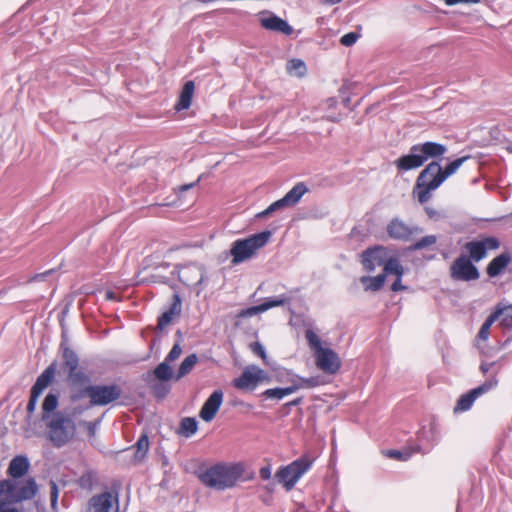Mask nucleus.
Returning <instances> with one entry per match:
<instances>
[{
  "instance_id": "aec40b11",
  "label": "nucleus",
  "mask_w": 512,
  "mask_h": 512,
  "mask_svg": "<svg viewBox=\"0 0 512 512\" xmlns=\"http://www.w3.org/2000/svg\"><path fill=\"white\" fill-rule=\"evenodd\" d=\"M261 25L267 30L279 32L287 36L293 33L292 26L274 13H270L268 17L262 18Z\"/></svg>"
},
{
  "instance_id": "0e129e2a",
  "label": "nucleus",
  "mask_w": 512,
  "mask_h": 512,
  "mask_svg": "<svg viewBox=\"0 0 512 512\" xmlns=\"http://www.w3.org/2000/svg\"><path fill=\"white\" fill-rule=\"evenodd\" d=\"M302 402H303V397H298V398H296V399L286 403L285 406L290 408V407H293V406L300 405Z\"/></svg>"
},
{
  "instance_id": "c756f323",
  "label": "nucleus",
  "mask_w": 512,
  "mask_h": 512,
  "mask_svg": "<svg viewBox=\"0 0 512 512\" xmlns=\"http://www.w3.org/2000/svg\"><path fill=\"white\" fill-rule=\"evenodd\" d=\"M296 391L297 387H292V385L287 387H275L263 391L260 396L264 399L281 400L285 396L291 395Z\"/></svg>"
},
{
  "instance_id": "f257e3e1",
  "label": "nucleus",
  "mask_w": 512,
  "mask_h": 512,
  "mask_svg": "<svg viewBox=\"0 0 512 512\" xmlns=\"http://www.w3.org/2000/svg\"><path fill=\"white\" fill-rule=\"evenodd\" d=\"M60 350L63 367L67 370L71 402H78L89 397V407L106 406L121 397L122 389L116 383L92 384L90 375L79 367V357L68 346L66 339L60 343Z\"/></svg>"
},
{
  "instance_id": "9d476101",
  "label": "nucleus",
  "mask_w": 512,
  "mask_h": 512,
  "mask_svg": "<svg viewBox=\"0 0 512 512\" xmlns=\"http://www.w3.org/2000/svg\"><path fill=\"white\" fill-rule=\"evenodd\" d=\"M470 158L469 155L463 156L460 158H457L450 163H448L445 168H442L440 165V161H431L426 166V171L424 174H422V177H425L426 175L430 174L431 172H436L438 174L437 178L430 184V187H440L444 181L451 175H453L459 167L468 159Z\"/></svg>"
},
{
  "instance_id": "8fccbe9b",
  "label": "nucleus",
  "mask_w": 512,
  "mask_h": 512,
  "mask_svg": "<svg viewBox=\"0 0 512 512\" xmlns=\"http://www.w3.org/2000/svg\"><path fill=\"white\" fill-rule=\"evenodd\" d=\"M252 369L256 371L257 385L262 382H271V377L263 369H261L257 365H252Z\"/></svg>"
},
{
  "instance_id": "ddd939ff",
  "label": "nucleus",
  "mask_w": 512,
  "mask_h": 512,
  "mask_svg": "<svg viewBox=\"0 0 512 512\" xmlns=\"http://www.w3.org/2000/svg\"><path fill=\"white\" fill-rule=\"evenodd\" d=\"M317 367L327 374H336L341 367V360L331 348H323L315 354Z\"/></svg>"
},
{
  "instance_id": "69168bd1",
  "label": "nucleus",
  "mask_w": 512,
  "mask_h": 512,
  "mask_svg": "<svg viewBox=\"0 0 512 512\" xmlns=\"http://www.w3.org/2000/svg\"><path fill=\"white\" fill-rule=\"evenodd\" d=\"M271 214H272V212H271L270 208H269V207H267L265 210H263V211L259 212V213L256 215V217H257V218H266V217H268V216H269V215H271Z\"/></svg>"
},
{
  "instance_id": "2eb2a0df",
  "label": "nucleus",
  "mask_w": 512,
  "mask_h": 512,
  "mask_svg": "<svg viewBox=\"0 0 512 512\" xmlns=\"http://www.w3.org/2000/svg\"><path fill=\"white\" fill-rule=\"evenodd\" d=\"M425 171L426 167L418 175L415 186L413 188V194L417 197L421 204L427 203L431 199V191H434L438 188L430 187V184L437 178L438 174L436 172H431L425 177H422V174H424Z\"/></svg>"
},
{
  "instance_id": "6e6d98bb",
  "label": "nucleus",
  "mask_w": 512,
  "mask_h": 512,
  "mask_svg": "<svg viewBox=\"0 0 512 512\" xmlns=\"http://www.w3.org/2000/svg\"><path fill=\"white\" fill-rule=\"evenodd\" d=\"M490 329L491 328L487 327L486 325H481L480 330L477 335L478 339L482 340V341H486L489 337Z\"/></svg>"
},
{
  "instance_id": "e433bc0d",
  "label": "nucleus",
  "mask_w": 512,
  "mask_h": 512,
  "mask_svg": "<svg viewBox=\"0 0 512 512\" xmlns=\"http://www.w3.org/2000/svg\"><path fill=\"white\" fill-rule=\"evenodd\" d=\"M385 275L383 273L371 277V276H362L360 281L365 286V290H371V291H379L385 283Z\"/></svg>"
},
{
  "instance_id": "c9c22d12",
  "label": "nucleus",
  "mask_w": 512,
  "mask_h": 512,
  "mask_svg": "<svg viewBox=\"0 0 512 512\" xmlns=\"http://www.w3.org/2000/svg\"><path fill=\"white\" fill-rule=\"evenodd\" d=\"M198 361V357L195 353L188 355L180 364L177 372L175 373V381H179L181 378L189 374L194 368Z\"/></svg>"
},
{
  "instance_id": "72a5a7b5",
  "label": "nucleus",
  "mask_w": 512,
  "mask_h": 512,
  "mask_svg": "<svg viewBox=\"0 0 512 512\" xmlns=\"http://www.w3.org/2000/svg\"><path fill=\"white\" fill-rule=\"evenodd\" d=\"M383 275L385 278L388 275H395L396 278H402L404 275V268L396 257L390 256L383 267Z\"/></svg>"
},
{
  "instance_id": "4be33fe9",
  "label": "nucleus",
  "mask_w": 512,
  "mask_h": 512,
  "mask_svg": "<svg viewBox=\"0 0 512 512\" xmlns=\"http://www.w3.org/2000/svg\"><path fill=\"white\" fill-rule=\"evenodd\" d=\"M232 384L239 390L253 391L257 387V378L252 365H248L241 375L233 380Z\"/></svg>"
},
{
  "instance_id": "680f3d73",
  "label": "nucleus",
  "mask_w": 512,
  "mask_h": 512,
  "mask_svg": "<svg viewBox=\"0 0 512 512\" xmlns=\"http://www.w3.org/2000/svg\"><path fill=\"white\" fill-rule=\"evenodd\" d=\"M37 401L38 400H36V399L33 400V399L29 398V401H28V404H27V413L29 415H31L35 411L36 405H37Z\"/></svg>"
},
{
  "instance_id": "7c9ffc66",
  "label": "nucleus",
  "mask_w": 512,
  "mask_h": 512,
  "mask_svg": "<svg viewBox=\"0 0 512 512\" xmlns=\"http://www.w3.org/2000/svg\"><path fill=\"white\" fill-rule=\"evenodd\" d=\"M249 307L241 309L240 311L230 314V318L233 320V326L235 329L246 330L249 328V319L256 316L257 313H248Z\"/></svg>"
},
{
  "instance_id": "a19ab883",
  "label": "nucleus",
  "mask_w": 512,
  "mask_h": 512,
  "mask_svg": "<svg viewBox=\"0 0 512 512\" xmlns=\"http://www.w3.org/2000/svg\"><path fill=\"white\" fill-rule=\"evenodd\" d=\"M437 237L435 235H427L420 240L413 243L411 246L408 247V251H418L422 250L424 248H427L429 246H432L436 244Z\"/></svg>"
},
{
  "instance_id": "39448f33",
  "label": "nucleus",
  "mask_w": 512,
  "mask_h": 512,
  "mask_svg": "<svg viewBox=\"0 0 512 512\" xmlns=\"http://www.w3.org/2000/svg\"><path fill=\"white\" fill-rule=\"evenodd\" d=\"M271 236L270 230H264L247 238L235 240L230 249L232 264H240L251 258L257 250L268 243Z\"/></svg>"
},
{
  "instance_id": "473e14b6",
  "label": "nucleus",
  "mask_w": 512,
  "mask_h": 512,
  "mask_svg": "<svg viewBox=\"0 0 512 512\" xmlns=\"http://www.w3.org/2000/svg\"><path fill=\"white\" fill-rule=\"evenodd\" d=\"M198 431V421L194 417L181 419L177 433L185 438H190Z\"/></svg>"
},
{
  "instance_id": "ea45409f",
  "label": "nucleus",
  "mask_w": 512,
  "mask_h": 512,
  "mask_svg": "<svg viewBox=\"0 0 512 512\" xmlns=\"http://www.w3.org/2000/svg\"><path fill=\"white\" fill-rule=\"evenodd\" d=\"M320 384L318 377L304 378L299 375H293L292 387H297V391L302 388H314Z\"/></svg>"
},
{
  "instance_id": "13d9d810",
  "label": "nucleus",
  "mask_w": 512,
  "mask_h": 512,
  "mask_svg": "<svg viewBox=\"0 0 512 512\" xmlns=\"http://www.w3.org/2000/svg\"><path fill=\"white\" fill-rule=\"evenodd\" d=\"M260 477L263 480H268L271 477V468L270 466H264L259 471Z\"/></svg>"
},
{
  "instance_id": "37998d69",
  "label": "nucleus",
  "mask_w": 512,
  "mask_h": 512,
  "mask_svg": "<svg viewBox=\"0 0 512 512\" xmlns=\"http://www.w3.org/2000/svg\"><path fill=\"white\" fill-rule=\"evenodd\" d=\"M293 375L295 374L292 371L279 368L275 369L274 379L279 383H291V385H293Z\"/></svg>"
},
{
  "instance_id": "20e7f679",
  "label": "nucleus",
  "mask_w": 512,
  "mask_h": 512,
  "mask_svg": "<svg viewBox=\"0 0 512 512\" xmlns=\"http://www.w3.org/2000/svg\"><path fill=\"white\" fill-rule=\"evenodd\" d=\"M46 422L47 438L56 448H61L69 443L75 436L76 424L74 420L61 411L51 415Z\"/></svg>"
},
{
  "instance_id": "09e8293b",
  "label": "nucleus",
  "mask_w": 512,
  "mask_h": 512,
  "mask_svg": "<svg viewBox=\"0 0 512 512\" xmlns=\"http://www.w3.org/2000/svg\"><path fill=\"white\" fill-rule=\"evenodd\" d=\"M503 313V308L497 306L495 310L486 318L482 325H486L491 328V326L497 321Z\"/></svg>"
},
{
  "instance_id": "1a4fd4ad",
  "label": "nucleus",
  "mask_w": 512,
  "mask_h": 512,
  "mask_svg": "<svg viewBox=\"0 0 512 512\" xmlns=\"http://www.w3.org/2000/svg\"><path fill=\"white\" fill-rule=\"evenodd\" d=\"M450 277L454 281H475L480 278V272L466 254L458 256L450 266Z\"/></svg>"
},
{
  "instance_id": "a878e982",
  "label": "nucleus",
  "mask_w": 512,
  "mask_h": 512,
  "mask_svg": "<svg viewBox=\"0 0 512 512\" xmlns=\"http://www.w3.org/2000/svg\"><path fill=\"white\" fill-rule=\"evenodd\" d=\"M144 376L162 381L175 380V374L168 362L163 361L154 370L147 372Z\"/></svg>"
},
{
  "instance_id": "f8f14e48",
  "label": "nucleus",
  "mask_w": 512,
  "mask_h": 512,
  "mask_svg": "<svg viewBox=\"0 0 512 512\" xmlns=\"http://www.w3.org/2000/svg\"><path fill=\"white\" fill-rule=\"evenodd\" d=\"M389 257L387 248L376 245L367 248L361 253V263L367 272H373L376 267H384Z\"/></svg>"
},
{
  "instance_id": "7ed1b4c3",
  "label": "nucleus",
  "mask_w": 512,
  "mask_h": 512,
  "mask_svg": "<svg viewBox=\"0 0 512 512\" xmlns=\"http://www.w3.org/2000/svg\"><path fill=\"white\" fill-rule=\"evenodd\" d=\"M244 472L245 466L241 462H220L198 472L197 477L206 487L223 491L234 487Z\"/></svg>"
},
{
  "instance_id": "de8ad7c7",
  "label": "nucleus",
  "mask_w": 512,
  "mask_h": 512,
  "mask_svg": "<svg viewBox=\"0 0 512 512\" xmlns=\"http://www.w3.org/2000/svg\"><path fill=\"white\" fill-rule=\"evenodd\" d=\"M289 71L296 70L299 75H303L306 72V65L301 59H292L287 64Z\"/></svg>"
},
{
  "instance_id": "79ce46f5",
  "label": "nucleus",
  "mask_w": 512,
  "mask_h": 512,
  "mask_svg": "<svg viewBox=\"0 0 512 512\" xmlns=\"http://www.w3.org/2000/svg\"><path fill=\"white\" fill-rule=\"evenodd\" d=\"M305 338L307 339L310 348L315 352V354L324 348L321 345L320 338L313 330H306Z\"/></svg>"
},
{
  "instance_id": "b1692460",
  "label": "nucleus",
  "mask_w": 512,
  "mask_h": 512,
  "mask_svg": "<svg viewBox=\"0 0 512 512\" xmlns=\"http://www.w3.org/2000/svg\"><path fill=\"white\" fill-rule=\"evenodd\" d=\"M511 260L512 256L509 252L501 253L489 262L486 267V273L491 278L497 277L509 265Z\"/></svg>"
},
{
  "instance_id": "052dcab7",
  "label": "nucleus",
  "mask_w": 512,
  "mask_h": 512,
  "mask_svg": "<svg viewBox=\"0 0 512 512\" xmlns=\"http://www.w3.org/2000/svg\"><path fill=\"white\" fill-rule=\"evenodd\" d=\"M495 364H496V362L488 363V362L482 361L481 365H480V370L483 374H486L493 366H495Z\"/></svg>"
},
{
  "instance_id": "412c9836",
  "label": "nucleus",
  "mask_w": 512,
  "mask_h": 512,
  "mask_svg": "<svg viewBox=\"0 0 512 512\" xmlns=\"http://www.w3.org/2000/svg\"><path fill=\"white\" fill-rule=\"evenodd\" d=\"M204 271L198 266H186L179 272V280L184 285L192 287L200 285L204 280Z\"/></svg>"
},
{
  "instance_id": "bf43d9fd",
  "label": "nucleus",
  "mask_w": 512,
  "mask_h": 512,
  "mask_svg": "<svg viewBox=\"0 0 512 512\" xmlns=\"http://www.w3.org/2000/svg\"><path fill=\"white\" fill-rule=\"evenodd\" d=\"M401 279L402 278H396V280L393 282V284L391 286L392 291L397 292V291H402V290L406 289V286L402 285Z\"/></svg>"
},
{
  "instance_id": "4c0bfd02",
  "label": "nucleus",
  "mask_w": 512,
  "mask_h": 512,
  "mask_svg": "<svg viewBox=\"0 0 512 512\" xmlns=\"http://www.w3.org/2000/svg\"><path fill=\"white\" fill-rule=\"evenodd\" d=\"M98 478L97 473L93 470L85 471L77 480V485L86 491H92L94 485L96 484Z\"/></svg>"
},
{
  "instance_id": "c03bdc74",
  "label": "nucleus",
  "mask_w": 512,
  "mask_h": 512,
  "mask_svg": "<svg viewBox=\"0 0 512 512\" xmlns=\"http://www.w3.org/2000/svg\"><path fill=\"white\" fill-rule=\"evenodd\" d=\"M411 455L412 452L409 450L401 451L397 449H390L385 452V456L399 461H407Z\"/></svg>"
},
{
  "instance_id": "4468645a",
  "label": "nucleus",
  "mask_w": 512,
  "mask_h": 512,
  "mask_svg": "<svg viewBox=\"0 0 512 512\" xmlns=\"http://www.w3.org/2000/svg\"><path fill=\"white\" fill-rule=\"evenodd\" d=\"M413 146L414 151H417L423 165L429 159L439 161L447 152V147L444 144L433 141H426L424 143L414 144Z\"/></svg>"
},
{
  "instance_id": "5701e85b",
  "label": "nucleus",
  "mask_w": 512,
  "mask_h": 512,
  "mask_svg": "<svg viewBox=\"0 0 512 512\" xmlns=\"http://www.w3.org/2000/svg\"><path fill=\"white\" fill-rule=\"evenodd\" d=\"M499 325L503 329V339L499 340L500 347H506L512 342V304L503 308Z\"/></svg>"
},
{
  "instance_id": "0eeeda50",
  "label": "nucleus",
  "mask_w": 512,
  "mask_h": 512,
  "mask_svg": "<svg viewBox=\"0 0 512 512\" xmlns=\"http://www.w3.org/2000/svg\"><path fill=\"white\" fill-rule=\"evenodd\" d=\"M120 485L114 483L111 491L94 495L88 502L87 512H118Z\"/></svg>"
},
{
  "instance_id": "58836bf2",
  "label": "nucleus",
  "mask_w": 512,
  "mask_h": 512,
  "mask_svg": "<svg viewBox=\"0 0 512 512\" xmlns=\"http://www.w3.org/2000/svg\"><path fill=\"white\" fill-rule=\"evenodd\" d=\"M136 452L134 458L136 461H141L145 458L148 450H149V439L147 434H142L137 442L135 443Z\"/></svg>"
},
{
  "instance_id": "9b49d317",
  "label": "nucleus",
  "mask_w": 512,
  "mask_h": 512,
  "mask_svg": "<svg viewBox=\"0 0 512 512\" xmlns=\"http://www.w3.org/2000/svg\"><path fill=\"white\" fill-rule=\"evenodd\" d=\"M497 384L498 379L496 377V374H494L478 387L468 391L465 394H462L460 398L457 400V403L454 407V412L468 411L479 396L489 392L490 390L495 388Z\"/></svg>"
},
{
  "instance_id": "6e6552de",
  "label": "nucleus",
  "mask_w": 512,
  "mask_h": 512,
  "mask_svg": "<svg viewBox=\"0 0 512 512\" xmlns=\"http://www.w3.org/2000/svg\"><path fill=\"white\" fill-rule=\"evenodd\" d=\"M501 242L495 236H479L477 239L467 242L464 245L467 255L474 262H479L486 258L488 251L499 249Z\"/></svg>"
},
{
  "instance_id": "5fc2aeb1",
  "label": "nucleus",
  "mask_w": 512,
  "mask_h": 512,
  "mask_svg": "<svg viewBox=\"0 0 512 512\" xmlns=\"http://www.w3.org/2000/svg\"><path fill=\"white\" fill-rule=\"evenodd\" d=\"M99 422H100V420L93 421V422H88V421L83 422V424L85 425V427L87 429L89 437L95 436L96 429H97Z\"/></svg>"
},
{
  "instance_id": "423d86ee",
  "label": "nucleus",
  "mask_w": 512,
  "mask_h": 512,
  "mask_svg": "<svg viewBox=\"0 0 512 512\" xmlns=\"http://www.w3.org/2000/svg\"><path fill=\"white\" fill-rule=\"evenodd\" d=\"M314 458L302 455L287 466L280 467L275 477L282 483L287 491L294 488L298 480L312 467Z\"/></svg>"
},
{
  "instance_id": "393cba45",
  "label": "nucleus",
  "mask_w": 512,
  "mask_h": 512,
  "mask_svg": "<svg viewBox=\"0 0 512 512\" xmlns=\"http://www.w3.org/2000/svg\"><path fill=\"white\" fill-rule=\"evenodd\" d=\"M143 379L151 389L154 397L158 400L166 398V396L171 391V385L168 383V381H162L146 376H143Z\"/></svg>"
},
{
  "instance_id": "49530a36",
  "label": "nucleus",
  "mask_w": 512,
  "mask_h": 512,
  "mask_svg": "<svg viewBox=\"0 0 512 512\" xmlns=\"http://www.w3.org/2000/svg\"><path fill=\"white\" fill-rule=\"evenodd\" d=\"M250 350L257 356L261 357L266 365H269L268 358L264 346L260 342L250 344Z\"/></svg>"
},
{
  "instance_id": "a18cd8bd",
  "label": "nucleus",
  "mask_w": 512,
  "mask_h": 512,
  "mask_svg": "<svg viewBox=\"0 0 512 512\" xmlns=\"http://www.w3.org/2000/svg\"><path fill=\"white\" fill-rule=\"evenodd\" d=\"M50 485V502H51V509L54 512H57L58 510V497H59V488L57 483L54 480L49 481Z\"/></svg>"
},
{
  "instance_id": "cd10ccee",
  "label": "nucleus",
  "mask_w": 512,
  "mask_h": 512,
  "mask_svg": "<svg viewBox=\"0 0 512 512\" xmlns=\"http://www.w3.org/2000/svg\"><path fill=\"white\" fill-rule=\"evenodd\" d=\"M287 302H288V298L285 297L284 295L277 297V298H266L263 303L256 305V306L249 307L248 313L249 314L257 313V315H258V314L266 312L267 310H269L271 308L283 306Z\"/></svg>"
},
{
  "instance_id": "4d7b16f0",
  "label": "nucleus",
  "mask_w": 512,
  "mask_h": 512,
  "mask_svg": "<svg viewBox=\"0 0 512 512\" xmlns=\"http://www.w3.org/2000/svg\"><path fill=\"white\" fill-rule=\"evenodd\" d=\"M43 390H44V388H42L41 386H38V384L34 383V385L31 388V391H30V398L33 400L34 399L38 400V398L41 395V393L43 392Z\"/></svg>"
},
{
  "instance_id": "f3484780",
  "label": "nucleus",
  "mask_w": 512,
  "mask_h": 512,
  "mask_svg": "<svg viewBox=\"0 0 512 512\" xmlns=\"http://www.w3.org/2000/svg\"><path fill=\"white\" fill-rule=\"evenodd\" d=\"M417 227H410L400 218H393L386 227L388 236L394 240L408 241Z\"/></svg>"
},
{
  "instance_id": "864d4df0",
  "label": "nucleus",
  "mask_w": 512,
  "mask_h": 512,
  "mask_svg": "<svg viewBox=\"0 0 512 512\" xmlns=\"http://www.w3.org/2000/svg\"><path fill=\"white\" fill-rule=\"evenodd\" d=\"M268 207L270 208L271 212L274 213L278 210L288 208L289 206L287 205V203L285 202V200L282 197L281 199L270 204Z\"/></svg>"
},
{
  "instance_id": "6ab92c4d",
  "label": "nucleus",
  "mask_w": 512,
  "mask_h": 512,
  "mask_svg": "<svg viewBox=\"0 0 512 512\" xmlns=\"http://www.w3.org/2000/svg\"><path fill=\"white\" fill-rule=\"evenodd\" d=\"M394 165L398 173L407 172L423 166L417 151H414L413 145L410 147L407 154L400 156L394 161Z\"/></svg>"
},
{
  "instance_id": "603ef678",
  "label": "nucleus",
  "mask_w": 512,
  "mask_h": 512,
  "mask_svg": "<svg viewBox=\"0 0 512 512\" xmlns=\"http://www.w3.org/2000/svg\"><path fill=\"white\" fill-rule=\"evenodd\" d=\"M181 347L178 343L174 344L173 347L171 348V350L169 351V353L167 354L166 358L164 361L166 362H172L174 360H176L180 354H181Z\"/></svg>"
},
{
  "instance_id": "2f4dec72",
  "label": "nucleus",
  "mask_w": 512,
  "mask_h": 512,
  "mask_svg": "<svg viewBox=\"0 0 512 512\" xmlns=\"http://www.w3.org/2000/svg\"><path fill=\"white\" fill-rule=\"evenodd\" d=\"M59 404V396L55 393H48L44 401L42 403V420L47 421L51 418L50 413H55L54 411L58 407Z\"/></svg>"
},
{
  "instance_id": "f704fd0d",
  "label": "nucleus",
  "mask_w": 512,
  "mask_h": 512,
  "mask_svg": "<svg viewBox=\"0 0 512 512\" xmlns=\"http://www.w3.org/2000/svg\"><path fill=\"white\" fill-rule=\"evenodd\" d=\"M58 363L57 361H53L36 379V384L41 386L42 388L48 387L53 381L56 371H57Z\"/></svg>"
},
{
  "instance_id": "e2e57ef3",
  "label": "nucleus",
  "mask_w": 512,
  "mask_h": 512,
  "mask_svg": "<svg viewBox=\"0 0 512 512\" xmlns=\"http://www.w3.org/2000/svg\"><path fill=\"white\" fill-rule=\"evenodd\" d=\"M201 178H202V176H199L198 179L195 182H192V183L180 186L179 190L181 192H184V191H187V190L195 187L200 182Z\"/></svg>"
},
{
  "instance_id": "f03ea898",
  "label": "nucleus",
  "mask_w": 512,
  "mask_h": 512,
  "mask_svg": "<svg viewBox=\"0 0 512 512\" xmlns=\"http://www.w3.org/2000/svg\"><path fill=\"white\" fill-rule=\"evenodd\" d=\"M30 462L24 455L15 456L9 463L7 474L12 479L0 481V512H21L14 504L33 499L38 485L33 477L18 481L29 470Z\"/></svg>"
},
{
  "instance_id": "3c124183",
  "label": "nucleus",
  "mask_w": 512,
  "mask_h": 512,
  "mask_svg": "<svg viewBox=\"0 0 512 512\" xmlns=\"http://www.w3.org/2000/svg\"><path fill=\"white\" fill-rule=\"evenodd\" d=\"M359 35L355 32H349L343 35L340 39V43L343 46L349 47L352 46L358 39Z\"/></svg>"
},
{
  "instance_id": "338daca9",
  "label": "nucleus",
  "mask_w": 512,
  "mask_h": 512,
  "mask_svg": "<svg viewBox=\"0 0 512 512\" xmlns=\"http://www.w3.org/2000/svg\"><path fill=\"white\" fill-rule=\"evenodd\" d=\"M262 488L267 492V494L271 495L274 492L275 484L269 483L267 485L262 486Z\"/></svg>"
},
{
  "instance_id": "a211bd4d",
  "label": "nucleus",
  "mask_w": 512,
  "mask_h": 512,
  "mask_svg": "<svg viewBox=\"0 0 512 512\" xmlns=\"http://www.w3.org/2000/svg\"><path fill=\"white\" fill-rule=\"evenodd\" d=\"M182 312V300L178 293L172 295V302L167 310H165L159 317L156 329L162 331L168 326L175 318L180 317Z\"/></svg>"
},
{
  "instance_id": "774afa93",
  "label": "nucleus",
  "mask_w": 512,
  "mask_h": 512,
  "mask_svg": "<svg viewBox=\"0 0 512 512\" xmlns=\"http://www.w3.org/2000/svg\"><path fill=\"white\" fill-rule=\"evenodd\" d=\"M260 499L262 500V502L266 505H270L271 502H272V496L270 494H267V495H260L259 496Z\"/></svg>"
},
{
  "instance_id": "c85d7f7f",
  "label": "nucleus",
  "mask_w": 512,
  "mask_h": 512,
  "mask_svg": "<svg viewBox=\"0 0 512 512\" xmlns=\"http://www.w3.org/2000/svg\"><path fill=\"white\" fill-rule=\"evenodd\" d=\"M307 191V186L303 182H298L283 196V199L289 207H293L301 200Z\"/></svg>"
},
{
  "instance_id": "bb28decb",
  "label": "nucleus",
  "mask_w": 512,
  "mask_h": 512,
  "mask_svg": "<svg viewBox=\"0 0 512 512\" xmlns=\"http://www.w3.org/2000/svg\"><path fill=\"white\" fill-rule=\"evenodd\" d=\"M195 90V84L193 81H187L181 90L179 100L175 105L176 110H185L188 109L191 105L192 97Z\"/></svg>"
},
{
  "instance_id": "dca6fc26",
  "label": "nucleus",
  "mask_w": 512,
  "mask_h": 512,
  "mask_svg": "<svg viewBox=\"0 0 512 512\" xmlns=\"http://www.w3.org/2000/svg\"><path fill=\"white\" fill-rule=\"evenodd\" d=\"M223 391L221 389L214 390L208 399L204 402L200 409L199 416L205 422L214 419L223 402Z\"/></svg>"
}]
</instances>
